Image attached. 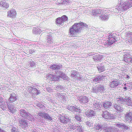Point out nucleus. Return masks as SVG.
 I'll list each match as a JSON object with an SVG mask.
<instances>
[{
    "label": "nucleus",
    "mask_w": 132,
    "mask_h": 132,
    "mask_svg": "<svg viewBox=\"0 0 132 132\" xmlns=\"http://www.w3.org/2000/svg\"><path fill=\"white\" fill-rule=\"evenodd\" d=\"M87 26L86 24L82 22L75 23L70 29V35L72 37L76 36L77 34L81 32V30L87 28Z\"/></svg>",
    "instance_id": "1"
},
{
    "label": "nucleus",
    "mask_w": 132,
    "mask_h": 132,
    "mask_svg": "<svg viewBox=\"0 0 132 132\" xmlns=\"http://www.w3.org/2000/svg\"><path fill=\"white\" fill-rule=\"evenodd\" d=\"M120 5L115 8L118 12L126 11L132 6V0H120Z\"/></svg>",
    "instance_id": "2"
},
{
    "label": "nucleus",
    "mask_w": 132,
    "mask_h": 132,
    "mask_svg": "<svg viewBox=\"0 0 132 132\" xmlns=\"http://www.w3.org/2000/svg\"><path fill=\"white\" fill-rule=\"evenodd\" d=\"M62 65L61 64H53L51 65L50 67L52 69L55 70V73L56 76L60 77H64L65 75L64 73L62 72L59 71L60 68L62 67Z\"/></svg>",
    "instance_id": "3"
},
{
    "label": "nucleus",
    "mask_w": 132,
    "mask_h": 132,
    "mask_svg": "<svg viewBox=\"0 0 132 132\" xmlns=\"http://www.w3.org/2000/svg\"><path fill=\"white\" fill-rule=\"evenodd\" d=\"M19 113L20 115L24 119H27L30 121H32L33 120V116L24 109H21L19 110Z\"/></svg>",
    "instance_id": "4"
},
{
    "label": "nucleus",
    "mask_w": 132,
    "mask_h": 132,
    "mask_svg": "<svg viewBox=\"0 0 132 132\" xmlns=\"http://www.w3.org/2000/svg\"><path fill=\"white\" fill-rule=\"evenodd\" d=\"M116 36H115V34H112L109 35L108 39L106 41V45L108 46H110L114 42L117 41Z\"/></svg>",
    "instance_id": "5"
},
{
    "label": "nucleus",
    "mask_w": 132,
    "mask_h": 132,
    "mask_svg": "<svg viewBox=\"0 0 132 132\" xmlns=\"http://www.w3.org/2000/svg\"><path fill=\"white\" fill-rule=\"evenodd\" d=\"M38 115L47 120L51 121L53 120L51 115H50L47 113L40 112L38 113Z\"/></svg>",
    "instance_id": "6"
},
{
    "label": "nucleus",
    "mask_w": 132,
    "mask_h": 132,
    "mask_svg": "<svg viewBox=\"0 0 132 132\" xmlns=\"http://www.w3.org/2000/svg\"><path fill=\"white\" fill-rule=\"evenodd\" d=\"M9 100L10 101L9 102L7 101V102H11L14 105L18 103L16 96L15 93L10 94Z\"/></svg>",
    "instance_id": "7"
},
{
    "label": "nucleus",
    "mask_w": 132,
    "mask_h": 132,
    "mask_svg": "<svg viewBox=\"0 0 132 132\" xmlns=\"http://www.w3.org/2000/svg\"><path fill=\"white\" fill-rule=\"evenodd\" d=\"M104 86L103 85H99L92 89V91L94 93H97L98 92L103 93L104 90Z\"/></svg>",
    "instance_id": "8"
},
{
    "label": "nucleus",
    "mask_w": 132,
    "mask_h": 132,
    "mask_svg": "<svg viewBox=\"0 0 132 132\" xmlns=\"http://www.w3.org/2000/svg\"><path fill=\"white\" fill-rule=\"evenodd\" d=\"M6 103H7L9 111L12 114L16 112V110L15 105L13 104L11 102H7Z\"/></svg>",
    "instance_id": "9"
},
{
    "label": "nucleus",
    "mask_w": 132,
    "mask_h": 132,
    "mask_svg": "<svg viewBox=\"0 0 132 132\" xmlns=\"http://www.w3.org/2000/svg\"><path fill=\"white\" fill-rule=\"evenodd\" d=\"M60 121L63 124H69L70 125L72 124L71 122V119L68 117L62 116L60 117Z\"/></svg>",
    "instance_id": "10"
},
{
    "label": "nucleus",
    "mask_w": 132,
    "mask_h": 132,
    "mask_svg": "<svg viewBox=\"0 0 132 132\" xmlns=\"http://www.w3.org/2000/svg\"><path fill=\"white\" fill-rule=\"evenodd\" d=\"M80 103L86 105L88 102L89 100L88 97L85 96H80L78 99Z\"/></svg>",
    "instance_id": "11"
},
{
    "label": "nucleus",
    "mask_w": 132,
    "mask_h": 132,
    "mask_svg": "<svg viewBox=\"0 0 132 132\" xmlns=\"http://www.w3.org/2000/svg\"><path fill=\"white\" fill-rule=\"evenodd\" d=\"M18 122L23 127L28 126V123L27 121L24 118H20L18 119Z\"/></svg>",
    "instance_id": "12"
},
{
    "label": "nucleus",
    "mask_w": 132,
    "mask_h": 132,
    "mask_svg": "<svg viewBox=\"0 0 132 132\" xmlns=\"http://www.w3.org/2000/svg\"><path fill=\"white\" fill-rule=\"evenodd\" d=\"M85 115L88 117H92L95 115V112L94 111L90 110H87L85 113Z\"/></svg>",
    "instance_id": "13"
},
{
    "label": "nucleus",
    "mask_w": 132,
    "mask_h": 132,
    "mask_svg": "<svg viewBox=\"0 0 132 132\" xmlns=\"http://www.w3.org/2000/svg\"><path fill=\"white\" fill-rule=\"evenodd\" d=\"M47 77L48 79L51 81H57L59 78L58 76H56V74L55 75L48 74L47 75Z\"/></svg>",
    "instance_id": "14"
},
{
    "label": "nucleus",
    "mask_w": 132,
    "mask_h": 132,
    "mask_svg": "<svg viewBox=\"0 0 132 132\" xmlns=\"http://www.w3.org/2000/svg\"><path fill=\"white\" fill-rule=\"evenodd\" d=\"M119 84H120V81L119 80H114L112 81L110 83V86L115 89L116 88Z\"/></svg>",
    "instance_id": "15"
},
{
    "label": "nucleus",
    "mask_w": 132,
    "mask_h": 132,
    "mask_svg": "<svg viewBox=\"0 0 132 132\" xmlns=\"http://www.w3.org/2000/svg\"><path fill=\"white\" fill-rule=\"evenodd\" d=\"M115 100L117 102V103L119 104H122L124 103H125V101H126V98L125 97L123 98V97L119 96L117 97H115L114 98Z\"/></svg>",
    "instance_id": "16"
},
{
    "label": "nucleus",
    "mask_w": 132,
    "mask_h": 132,
    "mask_svg": "<svg viewBox=\"0 0 132 132\" xmlns=\"http://www.w3.org/2000/svg\"><path fill=\"white\" fill-rule=\"evenodd\" d=\"M7 17L14 18L16 15V13L15 10H11L8 11L7 12Z\"/></svg>",
    "instance_id": "17"
},
{
    "label": "nucleus",
    "mask_w": 132,
    "mask_h": 132,
    "mask_svg": "<svg viewBox=\"0 0 132 132\" xmlns=\"http://www.w3.org/2000/svg\"><path fill=\"white\" fill-rule=\"evenodd\" d=\"M125 61L128 63H132V56L129 54L125 55L124 57L123 60Z\"/></svg>",
    "instance_id": "18"
},
{
    "label": "nucleus",
    "mask_w": 132,
    "mask_h": 132,
    "mask_svg": "<svg viewBox=\"0 0 132 132\" xmlns=\"http://www.w3.org/2000/svg\"><path fill=\"white\" fill-rule=\"evenodd\" d=\"M113 107L115 110L118 111L120 113L122 112L123 111L124 109L120 104L119 105L116 103H113Z\"/></svg>",
    "instance_id": "19"
},
{
    "label": "nucleus",
    "mask_w": 132,
    "mask_h": 132,
    "mask_svg": "<svg viewBox=\"0 0 132 132\" xmlns=\"http://www.w3.org/2000/svg\"><path fill=\"white\" fill-rule=\"evenodd\" d=\"M103 10H101L100 9H97L95 10H92L91 12V13L92 15H96L98 14H101L103 13L104 11Z\"/></svg>",
    "instance_id": "20"
},
{
    "label": "nucleus",
    "mask_w": 132,
    "mask_h": 132,
    "mask_svg": "<svg viewBox=\"0 0 132 132\" xmlns=\"http://www.w3.org/2000/svg\"><path fill=\"white\" fill-rule=\"evenodd\" d=\"M117 127L120 128H123L125 129H127L129 128V127L125 124L122 123H118L116 124Z\"/></svg>",
    "instance_id": "21"
},
{
    "label": "nucleus",
    "mask_w": 132,
    "mask_h": 132,
    "mask_svg": "<svg viewBox=\"0 0 132 132\" xmlns=\"http://www.w3.org/2000/svg\"><path fill=\"white\" fill-rule=\"evenodd\" d=\"M102 115L103 117L105 119H108L109 118L110 116L111 117L110 118V119H114V116L113 117L112 114H109V113L106 111L104 112Z\"/></svg>",
    "instance_id": "22"
},
{
    "label": "nucleus",
    "mask_w": 132,
    "mask_h": 132,
    "mask_svg": "<svg viewBox=\"0 0 132 132\" xmlns=\"http://www.w3.org/2000/svg\"><path fill=\"white\" fill-rule=\"evenodd\" d=\"M125 116L127 121L128 122H131L132 121V113L131 112L126 113Z\"/></svg>",
    "instance_id": "23"
},
{
    "label": "nucleus",
    "mask_w": 132,
    "mask_h": 132,
    "mask_svg": "<svg viewBox=\"0 0 132 132\" xmlns=\"http://www.w3.org/2000/svg\"><path fill=\"white\" fill-rule=\"evenodd\" d=\"M103 57V56L100 54H96L93 56V58L95 61H98L101 60Z\"/></svg>",
    "instance_id": "24"
},
{
    "label": "nucleus",
    "mask_w": 132,
    "mask_h": 132,
    "mask_svg": "<svg viewBox=\"0 0 132 132\" xmlns=\"http://www.w3.org/2000/svg\"><path fill=\"white\" fill-rule=\"evenodd\" d=\"M112 103L109 101H105L103 104V106L105 109H107L111 106Z\"/></svg>",
    "instance_id": "25"
},
{
    "label": "nucleus",
    "mask_w": 132,
    "mask_h": 132,
    "mask_svg": "<svg viewBox=\"0 0 132 132\" xmlns=\"http://www.w3.org/2000/svg\"><path fill=\"white\" fill-rule=\"evenodd\" d=\"M105 77V76L100 75L98 76H97V77L93 79V80L94 81L96 82L101 80L104 79Z\"/></svg>",
    "instance_id": "26"
},
{
    "label": "nucleus",
    "mask_w": 132,
    "mask_h": 132,
    "mask_svg": "<svg viewBox=\"0 0 132 132\" xmlns=\"http://www.w3.org/2000/svg\"><path fill=\"white\" fill-rule=\"evenodd\" d=\"M93 104L94 105V107L97 109L101 108L102 106V105L101 104V103L97 101L94 102Z\"/></svg>",
    "instance_id": "27"
},
{
    "label": "nucleus",
    "mask_w": 132,
    "mask_h": 132,
    "mask_svg": "<svg viewBox=\"0 0 132 132\" xmlns=\"http://www.w3.org/2000/svg\"><path fill=\"white\" fill-rule=\"evenodd\" d=\"M44 30L42 29L37 28L36 27L33 28L32 30L33 33L35 34H38L40 33V32H42Z\"/></svg>",
    "instance_id": "28"
},
{
    "label": "nucleus",
    "mask_w": 132,
    "mask_h": 132,
    "mask_svg": "<svg viewBox=\"0 0 132 132\" xmlns=\"http://www.w3.org/2000/svg\"><path fill=\"white\" fill-rule=\"evenodd\" d=\"M99 17L100 19L104 20H108L109 18V16L108 15L105 14L100 15Z\"/></svg>",
    "instance_id": "29"
},
{
    "label": "nucleus",
    "mask_w": 132,
    "mask_h": 132,
    "mask_svg": "<svg viewBox=\"0 0 132 132\" xmlns=\"http://www.w3.org/2000/svg\"><path fill=\"white\" fill-rule=\"evenodd\" d=\"M28 65L29 67H32L35 65V62L31 59H29L28 60Z\"/></svg>",
    "instance_id": "30"
},
{
    "label": "nucleus",
    "mask_w": 132,
    "mask_h": 132,
    "mask_svg": "<svg viewBox=\"0 0 132 132\" xmlns=\"http://www.w3.org/2000/svg\"><path fill=\"white\" fill-rule=\"evenodd\" d=\"M125 98H126V101H125V103L128 106H131L132 104V103L131 99L129 98L128 97H126Z\"/></svg>",
    "instance_id": "31"
},
{
    "label": "nucleus",
    "mask_w": 132,
    "mask_h": 132,
    "mask_svg": "<svg viewBox=\"0 0 132 132\" xmlns=\"http://www.w3.org/2000/svg\"><path fill=\"white\" fill-rule=\"evenodd\" d=\"M97 68L100 72H102L105 70L104 66V65H101V64H98L97 66Z\"/></svg>",
    "instance_id": "32"
},
{
    "label": "nucleus",
    "mask_w": 132,
    "mask_h": 132,
    "mask_svg": "<svg viewBox=\"0 0 132 132\" xmlns=\"http://www.w3.org/2000/svg\"><path fill=\"white\" fill-rule=\"evenodd\" d=\"M107 127L106 126H104L103 125L101 126L100 125H97L96 126L95 128L97 130H98L99 131H101L104 128Z\"/></svg>",
    "instance_id": "33"
},
{
    "label": "nucleus",
    "mask_w": 132,
    "mask_h": 132,
    "mask_svg": "<svg viewBox=\"0 0 132 132\" xmlns=\"http://www.w3.org/2000/svg\"><path fill=\"white\" fill-rule=\"evenodd\" d=\"M67 108L69 110L72 112L73 113H74V111L76 109V107L72 105L67 106Z\"/></svg>",
    "instance_id": "34"
},
{
    "label": "nucleus",
    "mask_w": 132,
    "mask_h": 132,
    "mask_svg": "<svg viewBox=\"0 0 132 132\" xmlns=\"http://www.w3.org/2000/svg\"><path fill=\"white\" fill-rule=\"evenodd\" d=\"M26 53L27 54H35V51L33 50H29L27 49L26 51Z\"/></svg>",
    "instance_id": "35"
},
{
    "label": "nucleus",
    "mask_w": 132,
    "mask_h": 132,
    "mask_svg": "<svg viewBox=\"0 0 132 132\" xmlns=\"http://www.w3.org/2000/svg\"><path fill=\"white\" fill-rule=\"evenodd\" d=\"M0 5L1 6L4 7L6 8H7L9 6V4H7L6 2L2 1L0 3Z\"/></svg>",
    "instance_id": "36"
},
{
    "label": "nucleus",
    "mask_w": 132,
    "mask_h": 132,
    "mask_svg": "<svg viewBox=\"0 0 132 132\" xmlns=\"http://www.w3.org/2000/svg\"><path fill=\"white\" fill-rule=\"evenodd\" d=\"M76 126L75 124L69 126V130L70 131H73L76 129Z\"/></svg>",
    "instance_id": "37"
},
{
    "label": "nucleus",
    "mask_w": 132,
    "mask_h": 132,
    "mask_svg": "<svg viewBox=\"0 0 132 132\" xmlns=\"http://www.w3.org/2000/svg\"><path fill=\"white\" fill-rule=\"evenodd\" d=\"M47 43L51 44L52 42V37L51 35H49L47 36Z\"/></svg>",
    "instance_id": "38"
},
{
    "label": "nucleus",
    "mask_w": 132,
    "mask_h": 132,
    "mask_svg": "<svg viewBox=\"0 0 132 132\" xmlns=\"http://www.w3.org/2000/svg\"><path fill=\"white\" fill-rule=\"evenodd\" d=\"M76 129L79 132H82V126L80 125V123L79 125L76 126Z\"/></svg>",
    "instance_id": "39"
},
{
    "label": "nucleus",
    "mask_w": 132,
    "mask_h": 132,
    "mask_svg": "<svg viewBox=\"0 0 132 132\" xmlns=\"http://www.w3.org/2000/svg\"><path fill=\"white\" fill-rule=\"evenodd\" d=\"M56 22L57 24H61L63 22L60 17H59L56 19Z\"/></svg>",
    "instance_id": "40"
},
{
    "label": "nucleus",
    "mask_w": 132,
    "mask_h": 132,
    "mask_svg": "<svg viewBox=\"0 0 132 132\" xmlns=\"http://www.w3.org/2000/svg\"><path fill=\"white\" fill-rule=\"evenodd\" d=\"M86 125L88 126L89 127H90L92 126V125L93 123V122L92 121L89 120L85 122Z\"/></svg>",
    "instance_id": "41"
},
{
    "label": "nucleus",
    "mask_w": 132,
    "mask_h": 132,
    "mask_svg": "<svg viewBox=\"0 0 132 132\" xmlns=\"http://www.w3.org/2000/svg\"><path fill=\"white\" fill-rule=\"evenodd\" d=\"M63 22L67 21L68 19V17L65 15H63L61 18Z\"/></svg>",
    "instance_id": "42"
},
{
    "label": "nucleus",
    "mask_w": 132,
    "mask_h": 132,
    "mask_svg": "<svg viewBox=\"0 0 132 132\" xmlns=\"http://www.w3.org/2000/svg\"><path fill=\"white\" fill-rule=\"evenodd\" d=\"M126 36L127 39H129L132 37V33L130 32H128L127 33Z\"/></svg>",
    "instance_id": "43"
},
{
    "label": "nucleus",
    "mask_w": 132,
    "mask_h": 132,
    "mask_svg": "<svg viewBox=\"0 0 132 132\" xmlns=\"http://www.w3.org/2000/svg\"><path fill=\"white\" fill-rule=\"evenodd\" d=\"M77 72L75 71H73L71 72V76L72 77H76Z\"/></svg>",
    "instance_id": "44"
},
{
    "label": "nucleus",
    "mask_w": 132,
    "mask_h": 132,
    "mask_svg": "<svg viewBox=\"0 0 132 132\" xmlns=\"http://www.w3.org/2000/svg\"><path fill=\"white\" fill-rule=\"evenodd\" d=\"M11 132H19L18 128L15 127H13L11 129Z\"/></svg>",
    "instance_id": "45"
},
{
    "label": "nucleus",
    "mask_w": 132,
    "mask_h": 132,
    "mask_svg": "<svg viewBox=\"0 0 132 132\" xmlns=\"http://www.w3.org/2000/svg\"><path fill=\"white\" fill-rule=\"evenodd\" d=\"M75 118L77 121H80L81 119L80 116L76 115L75 116Z\"/></svg>",
    "instance_id": "46"
},
{
    "label": "nucleus",
    "mask_w": 132,
    "mask_h": 132,
    "mask_svg": "<svg viewBox=\"0 0 132 132\" xmlns=\"http://www.w3.org/2000/svg\"><path fill=\"white\" fill-rule=\"evenodd\" d=\"M63 88H64L62 86L60 85H58L56 87V90L58 91L62 89Z\"/></svg>",
    "instance_id": "47"
},
{
    "label": "nucleus",
    "mask_w": 132,
    "mask_h": 132,
    "mask_svg": "<svg viewBox=\"0 0 132 132\" xmlns=\"http://www.w3.org/2000/svg\"><path fill=\"white\" fill-rule=\"evenodd\" d=\"M106 129H105V132H111L112 130L111 127H106Z\"/></svg>",
    "instance_id": "48"
},
{
    "label": "nucleus",
    "mask_w": 132,
    "mask_h": 132,
    "mask_svg": "<svg viewBox=\"0 0 132 132\" xmlns=\"http://www.w3.org/2000/svg\"><path fill=\"white\" fill-rule=\"evenodd\" d=\"M33 91H35V92L34 93L38 95L39 93V90H38L36 88H34L33 87Z\"/></svg>",
    "instance_id": "49"
},
{
    "label": "nucleus",
    "mask_w": 132,
    "mask_h": 132,
    "mask_svg": "<svg viewBox=\"0 0 132 132\" xmlns=\"http://www.w3.org/2000/svg\"><path fill=\"white\" fill-rule=\"evenodd\" d=\"M63 93H56V95L57 97H59L60 99H61V97Z\"/></svg>",
    "instance_id": "50"
},
{
    "label": "nucleus",
    "mask_w": 132,
    "mask_h": 132,
    "mask_svg": "<svg viewBox=\"0 0 132 132\" xmlns=\"http://www.w3.org/2000/svg\"><path fill=\"white\" fill-rule=\"evenodd\" d=\"M66 93H63L62 94V96L61 97L62 99H63L64 100H65L66 97Z\"/></svg>",
    "instance_id": "51"
},
{
    "label": "nucleus",
    "mask_w": 132,
    "mask_h": 132,
    "mask_svg": "<svg viewBox=\"0 0 132 132\" xmlns=\"http://www.w3.org/2000/svg\"><path fill=\"white\" fill-rule=\"evenodd\" d=\"M124 77L127 80H129L131 79V77L128 75H125Z\"/></svg>",
    "instance_id": "52"
},
{
    "label": "nucleus",
    "mask_w": 132,
    "mask_h": 132,
    "mask_svg": "<svg viewBox=\"0 0 132 132\" xmlns=\"http://www.w3.org/2000/svg\"><path fill=\"white\" fill-rule=\"evenodd\" d=\"M111 131V132H118V129L117 128H112Z\"/></svg>",
    "instance_id": "53"
},
{
    "label": "nucleus",
    "mask_w": 132,
    "mask_h": 132,
    "mask_svg": "<svg viewBox=\"0 0 132 132\" xmlns=\"http://www.w3.org/2000/svg\"><path fill=\"white\" fill-rule=\"evenodd\" d=\"M33 87H29L28 88V90L29 92H31L33 91Z\"/></svg>",
    "instance_id": "54"
},
{
    "label": "nucleus",
    "mask_w": 132,
    "mask_h": 132,
    "mask_svg": "<svg viewBox=\"0 0 132 132\" xmlns=\"http://www.w3.org/2000/svg\"><path fill=\"white\" fill-rule=\"evenodd\" d=\"M81 110L80 109L76 108V109H75V110L74 111V113H75L76 112H80V111Z\"/></svg>",
    "instance_id": "55"
},
{
    "label": "nucleus",
    "mask_w": 132,
    "mask_h": 132,
    "mask_svg": "<svg viewBox=\"0 0 132 132\" xmlns=\"http://www.w3.org/2000/svg\"><path fill=\"white\" fill-rule=\"evenodd\" d=\"M52 131L53 132H60L59 129L56 128L53 129Z\"/></svg>",
    "instance_id": "56"
},
{
    "label": "nucleus",
    "mask_w": 132,
    "mask_h": 132,
    "mask_svg": "<svg viewBox=\"0 0 132 132\" xmlns=\"http://www.w3.org/2000/svg\"><path fill=\"white\" fill-rule=\"evenodd\" d=\"M95 54V53H89L87 55V56H91Z\"/></svg>",
    "instance_id": "57"
},
{
    "label": "nucleus",
    "mask_w": 132,
    "mask_h": 132,
    "mask_svg": "<svg viewBox=\"0 0 132 132\" xmlns=\"http://www.w3.org/2000/svg\"><path fill=\"white\" fill-rule=\"evenodd\" d=\"M128 40V42L130 44H132V37L129 39Z\"/></svg>",
    "instance_id": "58"
},
{
    "label": "nucleus",
    "mask_w": 132,
    "mask_h": 132,
    "mask_svg": "<svg viewBox=\"0 0 132 132\" xmlns=\"http://www.w3.org/2000/svg\"><path fill=\"white\" fill-rule=\"evenodd\" d=\"M38 106L40 108H42L44 106V105L42 104H39L38 105Z\"/></svg>",
    "instance_id": "59"
},
{
    "label": "nucleus",
    "mask_w": 132,
    "mask_h": 132,
    "mask_svg": "<svg viewBox=\"0 0 132 132\" xmlns=\"http://www.w3.org/2000/svg\"><path fill=\"white\" fill-rule=\"evenodd\" d=\"M0 132H7L0 128Z\"/></svg>",
    "instance_id": "60"
},
{
    "label": "nucleus",
    "mask_w": 132,
    "mask_h": 132,
    "mask_svg": "<svg viewBox=\"0 0 132 132\" xmlns=\"http://www.w3.org/2000/svg\"><path fill=\"white\" fill-rule=\"evenodd\" d=\"M123 89H124V90H127V88L126 87H123Z\"/></svg>",
    "instance_id": "61"
},
{
    "label": "nucleus",
    "mask_w": 132,
    "mask_h": 132,
    "mask_svg": "<svg viewBox=\"0 0 132 132\" xmlns=\"http://www.w3.org/2000/svg\"><path fill=\"white\" fill-rule=\"evenodd\" d=\"M1 102H2V103H1V102H0V105H2L4 103V102L2 101Z\"/></svg>",
    "instance_id": "62"
},
{
    "label": "nucleus",
    "mask_w": 132,
    "mask_h": 132,
    "mask_svg": "<svg viewBox=\"0 0 132 132\" xmlns=\"http://www.w3.org/2000/svg\"><path fill=\"white\" fill-rule=\"evenodd\" d=\"M47 89V90L48 91H49V90H50V89L49 88H46Z\"/></svg>",
    "instance_id": "63"
},
{
    "label": "nucleus",
    "mask_w": 132,
    "mask_h": 132,
    "mask_svg": "<svg viewBox=\"0 0 132 132\" xmlns=\"http://www.w3.org/2000/svg\"><path fill=\"white\" fill-rule=\"evenodd\" d=\"M65 1H66V2L67 3H68V2H69V1L68 0H65Z\"/></svg>",
    "instance_id": "64"
}]
</instances>
